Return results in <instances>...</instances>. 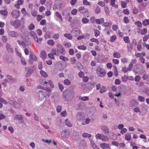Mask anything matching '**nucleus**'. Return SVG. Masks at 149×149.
Wrapping results in <instances>:
<instances>
[{"instance_id":"43","label":"nucleus","mask_w":149,"mask_h":149,"mask_svg":"<svg viewBox=\"0 0 149 149\" xmlns=\"http://www.w3.org/2000/svg\"><path fill=\"white\" fill-rule=\"evenodd\" d=\"M95 36L97 37L100 35V32L97 29H95L94 30Z\"/></svg>"},{"instance_id":"49","label":"nucleus","mask_w":149,"mask_h":149,"mask_svg":"<svg viewBox=\"0 0 149 149\" xmlns=\"http://www.w3.org/2000/svg\"><path fill=\"white\" fill-rule=\"evenodd\" d=\"M147 29L146 28L144 29H143L141 30L140 31L141 34L143 35L145 34L146 33H147Z\"/></svg>"},{"instance_id":"35","label":"nucleus","mask_w":149,"mask_h":149,"mask_svg":"<svg viewBox=\"0 0 149 149\" xmlns=\"http://www.w3.org/2000/svg\"><path fill=\"white\" fill-rule=\"evenodd\" d=\"M83 23L84 24H87L89 22V20L86 17L83 18L81 20Z\"/></svg>"},{"instance_id":"13","label":"nucleus","mask_w":149,"mask_h":149,"mask_svg":"<svg viewBox=\"0 0 149 149\" xmlns=\"http://www.w3.org/2000/svg\"><path fill=\"white\" fill-rule=\"evenodd\" d=\"M101 129L104 133L106 134H108L109 132V130L108 127L106 125H103L101 127Z\"/></svg>"},{"instance_id":"14","label":"nucleus","mask_w":149,"mask_h":149,"mask_svg":"<svg viewBox=\"0 0 149 149\" xmlns=\"http://www.w3.org/2000/svg\"><path fill=\"white\" fill-rule=\"evenodd\" d=\"M78 10L81 13H84L88 12V10L85 8L84 6H81L79 7L78 9Z\"/></svg>"},{"instance_id":"29","label":"nucleus","mask_w":149,"mask_h":149,"mask_svg":"<svg viewBox=\"0 0 149 149\" xmlns=\"http://www.w3.org/2000/svg\"><path fill=\"white\" fill-rule=\"evenodd\" d=\"M113 57L116 58H119L121 57L120 54L118 52H115L113 54Z\"/></svg>"},{"instance_id":"39","label":"nucleus","mask_w":149,"mask_h":149,"mask_svg":"<svg viewBox=\"0 0 149 149\" xmlns=\"http://www.w3.org/2000/svg\"><path fill=\"white\" fill-rule=\"evenodd\" d=\"M64 36V37L70 40L72 38V36L70 34L68 33L65 34Z\"/></svg>"},{"instance_id":"1","label":"nucleus","mask_w":149,"mask_h":149,"mask_svg":"<svg viewBox=\"0 0 149 149\" xmlns=\"http://www.w3.org/2000/svg\"><path fill=\"white\" fill-rule=\"evenodd\" d=\"M63 97L65 100L70 101L74 97V92L73 91L69 89H66L63 93Z\"/></svg>"},{"instance_id":"53","label":"nucleus","mask_w":149,"mask_h":149,"mask_svg":"<svg viewBox=\"0 0 149 149\" xmlns=\"http://www.w3.org/2000/svg\"><path fill=\"white\" fill-rule=\"evenodd\" d=\"M58 87L61 91H62L64 89V88L63 85L60 83L58 84Z\"/></svg>"},{"instance_id":"60","label":"nucleus","mask_w":149,"mask_h":149,"mask_svg":"<svg viewBox=\"0 0 149 149\" xmlns=\"http://www.w3.org/2000/svg\"><path fill=\"white\" fill-rule=\"evenodd\" d=\"M112 134L111 136V138L113 140H116L117 138V135L116 134L112 133Z\"/></svg>"},{"instance_id":"3","label":"nucleus","mask_w":149,"mask_h":149,"mask_svg":"<svg viewBox=\"0 0 149 149\" xmlns=\"http://www.w3.org/2000/svg\"><path fill=\"white\" fill-rule=\"evenodd\" d=\"M10 24L12 26H14L15 28H17L20 26L21 24V22L19 19H16L14 21L11 20L10 21Z\"/></svg>"},{"instance_id":"31","label":"nucleus","mask_w":149,"mask_h":149,"mask_svg":"<svg viewBox=\"0 0 149 149\" xmlns=\"http://www.w3.org/2000/svg\"><path fill=\"white\" fill-rule=\"evenodd\" d=\"M8 13V11L6 10H1L0 11V14L3 16H7Z\"/></svg>"},{"instance_id":"37","label":"nucleus","mask_w":149,"mask_h":149,"mask_svg":"<svg viewBox=\"0 0 149 149\" xmlns=\"http://www.w3.org/2000/svg\"><path fill=\"white\" fill-rule=\"evenodd\" d=\"M124 41L125 43H129L130 42V39L127 36L124 37L123 38Z\"/></svg>"},{"instance_id":"44","label":"nucleus","mask_w":149,"mask_h":149,"mask_svg":"<svg viewBox=\"0 0 149 149\" xmlns=\"http://www.w3.org/2000/svg\"><path fill=\"white\" fill-rule=\"evenodd\" d=\"M90 40L92 42H96L97 45L99 44V41L96 38H92L90 39Z\"/></svg>"},{"instance_id":"27","label":"nucleus","mask_w":149,"mask_h":149,"mask_svg":"<svg viewBox=\"0 0 149 149\" xmlns=\"http://www.w3.org/2000/svg\"><path fill=\"white\" fill-rule=\"evenodd\" d=\"M47 43L50 46H53L54 45L55 42L53 40L50 39L47 41Z\"/></svg>"},{"instance_id":"6","label":"nucleus","mask_w":149,"mask_h":149,"mask_svg":"<svg viewBox=\"0 0 149 149\" xmlns=\"http://www.w3.org/2000/svg\"><path fill=\"white\" fill-rule=\"evenodd\" d=\"M8 36L14 38H17L19 36V34L15 31L9 30L8 31Z\"/></svg>"},{"instance_id":"38","label":"nucleus","mask_w":149,"mask_h":149,"mask_svg":"<svg viewBox=\"0 0 149 149\" xmlns=\"http://www.w3.org/2000/svg\"><path fill=\"white\" fill-rule=\"evenodd\" d=\"M6 77L8 79V80L10 82H14V80L13 79L12 77L10 75H7Z\"/></svg>"},{"instance_id":"45","label":"nucleus","mask_w":149,"mask_h":149,"mask_svg":"<svg viewBox=\"0 0 149 149\" xmlns=\"http://www.w3.org/2000/svg\"><path fill=\"white\" fill-rule=\"evenodd\" d=\"M25 42L26 44L28 45H30L31 44V40L29 38H27V39L25 40Z\"/></svg>"},{"instance_id":"9","label":"nucleus","mask_w":149,"mask_h":149,"mask_svg":"<svg viewBox=\"0 0 149 149\" xmlns=\"http://www.w3.org/2000/svg\"><path fill=\"white\" fill-rule=\"evenodd\" d=\"M57 47L58 52H59L62 55L65 54V49L60 44H58Z\"/></svg>"},{"instance_id":"11","label":"nucleus","mask_w":149,"mask_h":149,"mask_svg":"<svg viewBox=\"0 0 149 149\" xmlns=\"http://www.w3.org/2000/svg\"><path fill=\"white\" fill-rule=\"evenodd\" d=\"M30 35L33 37L34 40L37 42H39L38 38L36 33L33 31L30 32Z\"/></svg>"},{"instance_id":"57","label":"nucleus","mask_w":149,"mask_h":149,"mask_svg":"<svg viewBox=\"0 0 149 149\" xmlns=\"http://www.w3.org/2000/svg\"><path fill=\"white\" fill-rule=\"evenodd\" d=\"M70 61L71 63L72 64H74L75 63L76 60L75 57H73L70 58Z\"/></svg>"},{"instance_id":"10","label":"nucleus","mask_w":149,"mask_h":149,"mask_svg":"<svg viewBox=\"0 0 149 149\" xmlns=\"http://www.w3.org/2000/svg\"><path fill=\"white\" fill-rule=\"evenodd\" d=\"M8 102L10 104L13 106L15 108L18 109L20 108V107L19 104L15 101L9 100L8 101Z\"/></svg>"},{"instance_id":"12","label":"nucleus","mask_w":149,"mask_h":149,"mask_svg":"<svg viewBox=\"0 0 149 149\" xmlns=\"http://www.w3.org/2000/svg\"><path fill=\"white\" fill-rule=\"evenodd\" d=\"M37 60V57L35 55L31 54H30L29 62L30 63L32 64L33 63L32 60L36 61Z\"/></svg>"},{"instance_id":"15","label":"nucleus","mask_w":149,"mask_h":149,"mask_svg":"<svg viewBox=\"0 0 149 149\" xmlns=\"http://www.w3.org/2000/svg\"><path fill=\"white\" fill-rule=\"evenodd\" d=\"M100 147L102 149H107L109 148L110 145L109 144L105 143H100Z\"/></svg>"},{"instance_id":"62","label":"nucleus","mask_w":149,"mask_h":149,"mask_svg":"<svg viewBox=\"0 0 149 149\" xmlns=\"http://www.w3.org/2000/svg\"><path fill=\"white\" fill-rule=\"evenodd\" d=\"M91 143V146L94 149H98V148L96 146L95 143L94 142H92V143Z\"/></svg>"},{"instance_id":"5","label":"nucleus","mask_w":149,"mask_h":149,"mask_svg":"<svg viewBox=\"0 0 149 149\" xmlns=\"http://www.w3.org/2000/svg\"><path fill=\"white\" fill-rule=\"evenodd\" d=\"M20 11L17 10H14L11 13V16L14 18L17 19L20 16Z\"/></svg>"},{"instance_id":"54","label":"nucleus","mask_w":149,"mask_h":149,"mask_svg":"<svg viewBox=\"0 0 149 149\" xmlns=\"http://www.w3.org/2000/svg\"><path fill=\"white\" fill-rule=\"evenodd\" d=\"M142 49V45L141 44H139L137 46V50L139 51L140 52Z\"/></svg>"},{"instance_id":"61","label":"nucleus","mask_w":149,"mask_h":149,"mask_svg":"<svg viewBox=\"0 0 149 149\" xmlns=\"http://www.w3.org/2000/svg\"><path fill=\"white\" fill-rule=\"evenodd\" d=\"M121 62L123 63H125L128 62L127 59L126 58H123L121 59Z\"/></svg>"},{"instance_id":"23","label":"nucleus","mask_w":149,"mask_h":149,"mask_svg":"<svg viewBox=\"0 0 149 149\" xmlns=\"http://www.w3.org/2000/svg\"><path fill=\"white\" fill-rule=\"evenodd\" d=\"M64 84L66 86L70 85L71 83V81L68 79H66L64 80Z\"/></svg>"},{"instance_id":"51","label":"nucleus","mask_w":149,"mask_h":149,"mask_svg":"<svg viewBox=\"0 0 149 149\" xmlns=\"http://www.w3.org/2000/svg\"><path fill=\"white\" fill-rule=\"evenodd\" d=\"M117 37L116 35H113L110 38V41L111 42H113L116 39Z\"/></svg>"},{"instance_id":"32","label":"nucleus","mask_w":149,"mask_h":149,"mask_svg":"<svg viewBox=\"0 0 149 149\" xmlns=\"http://www.w3.org/2000/svg\"><path fill=\"white\" fill-rule=\"evenodd\" d=\"M115 0H111L110 4L115 8H117L118 7V6L115 3Z\"/></svg>"},{"instance_id":"64","label":"nucleus","mask_w":149,"mask_h":149,"mask_svg":"<svg viewBox=\"0 0 149 149\" xmlns=\"http://www.w3.org/2000/svg\"><path fill=\"white\" fill-rule=\"evenodd\" d=\"M2 40L3 42L6 43L8 39L6 36H3L2 38Z\"/></svg>"},{"instance_id":"47","label":"nucleus","mask_w":149,"mask_h":149,"mask_svg":"<svg viewBox=\"0 0 149 149\" xmlns=\"http://www.w3.org/2000/svg\"><path fill=\"white\" fill-rule=\"evenodd\" d=\"M35 26L33 24H30L28 26V29L30 30H32L34 29Z\"/></svg>"},{"instance_id":"41","label":"nucleus","mask_w":149,"mask_h":149,"mask_svg":"<svg viewBox=\"0 0 149 149\" xmlns=\"http://www.w3.org/2000/svg\"><path fill=\"white\" fill-rule=\"evenodd\" d=\"M100 8L98 6H97L95 8L94 11L95 13L98 14L100 12Z\"/></svg>"},{"instance_id":"36","label":"nucleus","mask_w":149,"mask_h":149,"mask_svg":"<svg viewBox=\"0 0 149 149\" xmlns=\"http://www.w3.org/2000/svg\"><path fill=\"white\" fill-rule=\"evenodd\" d=\"M83 114V113L81 112H78L77 115V118L79 120H81V117Z\"/></svg>"},{"instance_id":"33","label":"nucleus","mask_w":149,"mask_h":149,"mask_svg":"<svg viewBox=\"0 0 149 149\" xmlns=\"http://www.w3.org/2000/svg\"><path fill=\"white\" fill-rule=\"evenodd\" d=\"M127 47L128 51H130L133 49V45L130 43L127 45Z\"/></svg>"},{"instance_id":"34","label":"nucleus","mask_w":149,"mask_h":149,"mask_svg":"<svg viewBox=\"0 0 149 149\" xmlns=\"http://www.w3.org/2000/svg\"><path fill=\"white\" fill-rule=\"evenodd\" d=\"M131 138V136L130 134H127L125 135V139L126 140L129 141L130 140Z\"/></svg>"},{"instance_id":"28","label":"nucleus","mask_w":149,"mask_h":149,"mask_svg":"<svg viewBox=\"0 0 149 149\" xmlns=\"http://www.w3.org/2000/svg\"><path fill=\"white\" fill-rule=\"evenodd\" d=\"M40 74L42 76L44 77H48V75L47 73L44 70H41L40 71Z\"/></svg>"},{"instance_id":"16","label":"nucleus","mask_w":149,"mask_h":149,"mask_svg":"<svg viewBox=\"0 0 149 149\" xmlns=\"http://www.w3.org/2000/svg\"><path fill=\"white\" fill-rule=\"evenodd\" d=\"M43 89L47 92V96H50L52 92V89L51 88L47 87L45 88H43Z\"/></svg>"},{"instance_id":"30","label":"nucleus","mask_w":149,"mask_h":149,"mask_svg":"<svg viewBox=\"0 0 149 149\" xmlns=\"http://www.w3.org/2000/svg\"><path fill=\"white\" fill-rule=\"evenodd\" d=\"M60 59L64 62L67 61L68 60V59L63 56H59Z\"/></svg>"},{"instance_id":"18","label":"nucleus","mask_w":149,"mask_h":149,"mask_svg":"<svg viewBox=\"0 0 149 149\" xmlns=\"http://www.w3.org/2000/svg\"><path fill=\"white\" fill-rule=\"evenodd\" d=\"M6 49L8 52L10 53L13 52V49L11 47V46L9 43H7L6 44Z\"/></svg>"},{"instance_id":"21","label":"nucleus","mask_w":149,"mask_h":149,"mask_svg":"<svg viewBox=\"0 0 149 149\" xmlns=\"http://www.w3.org/2000/svg\"><path fill=\"white\" fill-rule=\"evenodd\" d=\"M40 55L41 58H42L43 60L45 59L47 56L46 52L44 50L42 51L41 52Z\"/></svg>"},{"instance_id":"42","label":"nucleus","mask_w":149,"mask_h":149,"mask_svg":"<svg viewBox=\"0 0 149 149\" xmlns=\"http://www.w3.org/2000/svg\"><path fill=\"white\" fill-rule=\"evenodd\" d=\"M107 90L106 87L105 86H103L100 90V93H102L104 92H105Z\"/></svg>"},{"instance_id":"63","label":"nucleus","mask_w":149,"mask_h":149,"mask_svg":"<svg viewBox=\"0 0 149 149\" xmlns=\"http://www.w3.org/2000/svg\"><path fill=\"white\" fill-rule=\"evenodd\" d=\"M122 79L123 81L125 82L128 80V77L125 75L122 78Z\"/></svg>"},{"instance_id":"58","label":"nucleus","mask_w":149,"mask_h":149,"mask_svg":"<svg viewBox=\"0 0 149 149\" xmlns=\"http://www.w3.org/2000/svg\"><path fill=\"white\" fill-rule=\"evenodd\" d=\"M138 99L139 100L140 102H143L145 100V98L141 96H139Z\"/></svg>"},{"instance_id":"8","label":"nucleus","mask_w":149,"mask_h":149,"mask_svg":"<svg viewBox=\"0 0 149 149\" xmlns=\"http://www.w3.org/2000/svg\"><path fill=\"white\" fill-rule=\"evenodd\" d=\"M70 134L69 132L67 130H63L61 133L62 137L65 139L68 138Z\"/></svg>"},{"instance_id":"20","label":"nucleus","mask_w":149,"mask_h":149,"mask_svg":"<svg viewBox=\"0 0 149 149\" xmlns=\"http://www.w3.org/2000/svg\"><path fill=\"white\" fill-rule=\"evenodd\" d=\"M33 71V67H31L30 68L27 73H26V77H28L29 76L32 74Z\"/></svg>"},{"instance_id":"17","label":"nucleus","mask_w":149,"mask_h":149,"mask_svg":"<svg viewBox=\"0 0 149 149\" xmlns=\"http://www.w3.org/2000/svg\"><path fill=\"white\" fill-rule=\"evenodd\" d=\"M15 118L18 120L20 123L24 122V120L22 115H17L15 116Z\"/></svg>"},{"instance_id":"40","label":"nucleus","mask_w":149,"mask_h":149,"mask_svg":"<svg viewBox=\"0 0 149 149\" xmlns=\"http://www.w3.org/2000/svg\"><path fill=\"white\" fill-rule=\"evenodd\" d=\"M56 15L58 17L61 21H63L62 17L61 14L58 12H56L55 13Z\"/></svg>"},{"instance_id":"59","label":"nucleus","mask_w":149,"mask_h":149,"mask_svg":"<svg viewBox=\"0 0 149 149\" xmlns=\"http://www.w3.org/2000/svg\"><path fill=\"white\" fill-rule=\"evenodd\" d=\"M54 54L52 53H49L48 54L49 58L52 59H54L55 58V57L54 56Z\"/></svg>"},{"instance_id":"50","label":"nucleus","mask_w":149,"mask_h":149,"mask_svg":"<svg viewBox=\"0 0 149 149\" xmlns=\"http://www.w3.org/2000/svg\"><path fill=\"white\" fill-rule=\"evenodd\" d=\"M59 37V35L58 33H56L53 36V38L54 39L56 40L58 39Z\"/></svg>"},{"instance_id":"48","label":"nucleus","mask_w":149,"mask_h":149,"mask_svg":"<svg viewBox=\"0 0 149 149\" xmlns=\"http://www.w3.org/2000/svg\"><path fill=\"white\" fill-rule=\"evenodd\" d=\"M111 25V22H105L103 24L102 26L104 27H108L109 26Z\"/></svg>"},{"instance_id":"22","label":"nucleus","mask_w":149,"mask_h":149,"mask_svg":"<svg viewBox=\"0 0 149 149\" xmlns=\"http://www.w3.org/2000/svg\"><path fill=\"white\" fill-rule=\"evenodd\" d=\"M17 42L20 46H22L23 48H25L26 47V45L24 42L23 41H21L19 40H18Z\"/></svg>"},{"instance_id":"25","label":"nucleus","mask_w":149,"mask_h":149,"mask_svg":"<svg viewBox=\"0 0 149 149\" xmlns=\"http://www.w3.org/2000/svg\"><path fill=\"white\" fill-rule=\"evenodd\" d=\"M83 4L84 6H90L92 5L91 3L88 1L87 0H83Z\"/></svg>"},{"instance_id":"19","label":"nucleus","mask_w":149,"mask_h":149,"mask_svg":"<svg viewBox=\"0 0 149 149\" xmlns=\"http://www.w3.org/2000/svg\"><path fill=\"white\" fill-rule=\"evenodd\" d=\"M96 23L97 24H101L104 22V19L103 18L100 19H96L95 20Z\"/></svg>"},{"instance_id":"46","label":"nucleus","mask_w":149,"mask_h":149,"mask_svg":"<svg viewBox=\"0 0 149 149\" xmlns=\"http://www.w3.org/2000/svg\"><path fill=\"white\" fill-rule=\"evenodd\" d=\"M82 136L84 137L89 138L91 136V135L86 133H84L83 134Z\"/></svg>"},{"instance_id":"52","label":"nucleus","mask_w":149,"mask_h":149,"mask_svg":"<svg viewBox=\"0 0 149 149\" xmlns=\"http://www.w3.org/2000/svg\"><path fill=\"white\" fill-rule=\"evenodd\" d=\"M78 48L79 49H82L84 50H85L86 49V47L84 45L79 46L78 47Z\"/></svg>"},{"instance_id":"26","label":"nucleus","mask_w":149,"mask_h":149,"mask_svg":"<svg viewBox=\"0 0 149 149\" xmlns=\"http://www.w3.org/2000/svg\"><path fill=\"white\" fill-rule=\"evenodd\" d=\"M65 124L67 126L69 127H71L72 126V124L68 119H66L65 120Z\"/></svg>"},{"instance_id":"2","label":"nucleus","mask_w":149,"mask_h":149,"mask_svg":"<svg viewBox=\"0 0 149 149\" xmlns=\"http://www.w3.org/2000/svg\"><path fill=\"white\" fill-rule=\"evenodd\" d=\"M96 73L98 76L101 77L105 76L106 73L104 70L100 67H98L97 68Z\"/></svg>"},{"instance_id":"4","label":"nucleus","mask_w":149,"mask_h":149,"mask_svg":"<svg viewBox=\"0 0 149 149\" xmlns=\"http://www.w3.org/2000/svg\"><path fill=\"white\" fill-rule=\"evenodd\" d=\"M95 137L97 139H99L103 141H106L109 140V138L107 136L103 134L98 133L95 135Z\"/></svg>"},{"instance_id":"55","label":"nucleus","mask_w":149,"mask_h":149,"mask_svg":"<svg viewBox=\"0 0 149 149\" xmlns=\"http://www.w3.org/2000/svg\"><path fill=\"white\" fill-rule=\"evenodd\" d=\"M34 115V119L36 121H39V117L36 114V113H34L33 114Z\"/></svg>"},{"instance_id":"24","label":"nucleus","mask_w":149,"mask_h":149,"mask_svg":"<svg viewBox=\"0 0 149 149\" xmlns=\"http://www.w3.org/2000/svg\"><path fill=\"white\" fill-rule=\"evenodd\" d=\"M51 52L54 55H56L57 56L59 55V53L58 50L56 48H54L52 49Z\"/></svg>"},{"instance_id":"7","label":"nucleus","mask_w":149,"mask_h":149,"mask_svg":"<svg viewBox=\"0 0 149 149\" xmlns=\"http://www.w3.org/2000/svg\"><path fill=\"white\" fill-rule=\"evenodd\" d=\"M47 95V93L45 92L42 91H39L38 92L39 99L42 100L45 98L46 97Z\"/></svg>"},{"instance_id":"56","label":"nucleus","mask_w":149,"mask_h":149,"mask_svg":"<svg viewBox=\"0 0 149 149\" xmlns=\"http://www.w3.org/2000/svg\"><path fill=\"white\" fill-rule=\"evenodd\" d=\"M112 62L115 64H118L119 63V61L118 59H113L112 60Z\"/></svg>"}]
</instances>
